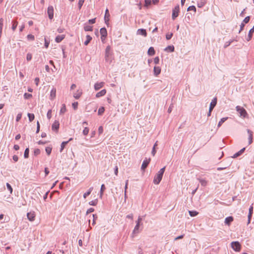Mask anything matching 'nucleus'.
<instances>
[{"instance_id":"nucleus-1","label":"nucleus","mask_w":254,"mask_h":254,"mask_svg":"<svg viewBox=\"0 0 254 254\" xmlns=\"http://www.w3.org/2000/svg\"><path fill=\"white\" fill-rule=\"evenodd\" d=\"M165 170V167L161 168L158 173L155 175L154 180L153 183L156 185H158L161 182L163 175L164 173Z\"/></svg>"},{"instance_id":"nucleus-2","label":"nucleus","mask_w":254,"mask_h":254,"mask_svg":"<svg viewBox=\"0 0 254 254\" xmlns=\"http://www.w3.org/2000/svg\"><path fill=\"white\" fill-rule=\"evenodd\" d=\"M236 111L240 114V116L243 118H246L248 116V114L246 110L243 107L237 106L236 107Z\"/></svg>"},{"instance_id":"nucleus-3","label":"nucleus","mask_w":254,"mask_h":254,"mask_svg":"<svg viewBox=\"0 0 254 254\" xmlns=\"http://www.w3.org/2000/svg\"><path fill=\"white\" fill-rule=\"evenodd\" d=\"M111 56V47L110 46H108L105 50V61L107 62L111 63V60H110V56Z\"/></svg>"},{"instance_id":"nucleus-4","label":"nucleus","mask_w":254,"mask_h":254,"mask_svg":"<svg viewBox=\"0 0 254 254\" xmlns=\"http://www.w3.org/2000/svg\"><path fill=\"white\" fill-rule=\"evenodd\" d=\"M232 248L235 252H240L241 249V245L238 241L232 242L231 244Z\"/></svg>"},{"instance_id":"nucleus-5","label":"nucleus","mask_w":254,"mask_h":254,"mask_svg":"<svg viewBox=\"0 0 254 254\" xmlns=\"http://www.w3.org/2000/svg\"><path fill=\"white\" fill-rule=\"evenodd\" d=\"M179 5H177L173 10L172 18L173 20L178 16L179 12Z\"/></svg>"},{"instance_id":"nucleus-6","label":"nucleus","mask_w":254,"mask_h":254,"mask_svg":"<svg viewBox=\"0 0 254 254\" xmlns=\"http://www.w3.org/2000/svg\"><path fill=\"white\" fill-rule=\"evenodd\" d=\"M100 32L101 35V39L103 41L107 36V31L105 28H102L100 29Z\"/></svg>"},{"instance_id":"nucleus-7","label":"nucleus","mask_w":254,"mask_h":254,"mask_svg":"<svg viewBox=\"0 0 254 254\" xmlns=\"http://www.w3.org/2000/svg\"><path fill=\"white\" fill-rule=\"evenodd\" d=\"M47 13L49 19H52L54 17V8L52 6H49L48 8Z\"/></svg>"},{"instance_id":"nucleus-8","label":"nucleus","mask_w":254,"mask_h":254,"mask_svg":"<svg viewBox=\"0 0 254 254\" xmlns=\"http://www.w3.org/2000/svg\"><path fill=\"white\" fill-rule=\"evenodd\" d=\"M150 160H151L150 158H149L148 159H147L146 158L143 161V163L142 164V165H141V170H144L147 168V167L148 166V165Z\"/></svg>"},{"instance_id":"nucleus-9","label":"nucleus","mask_w":254,"mask_h":254,"mask_svg":"<svg viewBox=\"0 0 254 254\" xmlns=\"http://www.w3.org/2000/svg\"><path fill=\"white\" fill-rule=\"evenodd\" d=\"M60 124L58 121H55L53 124L52 129L54 131H58L59 128Z\"/></svg>"},{"instance_id":"nucleus-10","label":"nucleus","mask_w":254,"mask_h":254,"mask_svg":"<svg viewBox=\"0 0 254 254\" xmlns=\"http://www.w3.org/2000/svg\"><path fill=\"white\" fill-rule=\"evenodd\" d=\"M217 99L216 97H215L211 101L210 104L209 109L210 111H212L214 108L217 104Z\"/></svg>"},{"instance_id":"nucleus-11","label":"nucleus","mask_w":254,"mask_h":254,"mask_svg":"<svg viewBox=\"0 0 254 254\" xmlns=\"http://www.w3.org/2000/svg\"><path fill=\"white\" fill-rule=\"evenodd\" d=\"M253 213V206L252 205H251L250 206V207L249 208V210L248 224H250L251 222Z\"/></svg>"},{"instance_id":"nucleus-12","label":"nucleus","mask_w":254,"mask_h":254,"mask_svg":"<svg viewBox=\"0 0 254 254\" xmlns=\"http://www.w3.org/2000/svg\"><path fill=\"white\" fill-rule=\"evenodd\" d=\"M27 216L29 221H33L35 219V215L34 214V212H30L27 213Z\"/></svg>"},{"instance_id":"nucleus-13","label":"nucleus","mask_w":254,"mask_h":254,"mask_svg":"<svg viewBox=\"0 0 254 254\" xmlns=\"http://www.w3.org/2000/svg\"><path fill=\"white\" fill-rule=\"evenodd\" d=\"M104 82H97V83H96L94 85V89L95 90H99L100 88H101L104 85Z\"/></svg>"},{"instance_id":"nucleus-14","label":"nucleus","mask_w":254,"mask_h":254,"mask_svg":"<svg viewBox=\"0 0 254 254\" xmlns=\"http://www.w3.org/2000/svg\"><path fill=\"white\" fill-rule=\"evenodd\" d=\"M247 132L248 133H249V144H251L253 142V132L252 131H251V130H250L249 129H247Z\"/></svg>"},{"instance_id":"nucleus-15","label":"nucleus","mask_w":254,"mask_h":254,"mask_svg":"<svg viewBox=\"0 0 254 254\" xmlns=\"http://www.w3.org/2000/svg\"><path fill=\"white\" fill-rule=\"evenodd\" d=\"M233 221V217L232 216H229L225 218V223L227 225H230L231 223Z\"/></svg>"},{"instance_id":"nucleus-16","label":"nucleus","mask_w":254,"mask_h":254,"mask_svg":"<svg viewBox=\"0 0 254 254\" xmlns=\"http://www.w3.org/2000/svg\"><path fill=\"white\" fill-rule=\"evenodd\" d=\"M153 71L154 75L157 76L161 72V68L159 66H154Z\"/></svg>"},{"instance_id":"nucleus-17","label":"nucleus","mask_w":254,"mask_h":254,"mask_svg":"<svg viewBox=\"0 0 254 254\" xmlns=\"http://www.w3.org/2000/svg\"><path fill=\"white\" fill-rule=\"evenodd\" d=\"M56 89L55 88H53L50 93V99L51 100H53L56 97Z\"/></svg>"},{"instance_id":"nucleus-18","label":"nucleus","mask_w":254,"mask_h":254,"mask_svg":"<svg viewBox=\"0 0 254 254\" xmlns=\"http://www.w3.org/2000/svg\"><path fill=\"white\" fill-rule=\"evenodd\" d=\"M110 14L108 9H106L105 11V14L104 16V19L106 23H107L109 21Z\"/></svg>"},{"instance_id":"nucleus-19","label":"nucleus","mask_w":254,"mask_h":254,"mask_svg":"<svg viewBox=\"0 0 254 254\" xmlns=\"http://www.w3.org/2000/svg\"><path fill=\"white\" fill-rule=\"evenodd\" d=\"M238 41V40L237 39V38L236 39H232V40H230V41H228V42H225L224 45V48H227L228 46H229L230 45V44L231 43H232L234 41Z\"/></svg>"},{"instance_id":"nucleus-20","label":"nucleus","mask_w":254,"mask_h":254,"mask_svg":"<svg viewBox=\"0 0 254 254\" xmlns=\"http://www.w3.org/2000/svg\"><path fill=\"white\" fill-rule=\"evenodd\" d=\"M106 89H103L101 91H100V92H98L96 94V97L97 98H99L100 97H102V96L105 95L106 94Z\"/></svg>"},{"instance_id":"nucleus-21","label":"nucleus","mask_w":254,"mask_h":254,"mask_svg":"<svg viewBox=\"0 0 254 254\" xmlns=\"http://www.w3.org/2000/svg\"><path fill=\"white\" fill-rule=\"evenodd\" d=\"M72 140V138H69V139L68 141H64L62 143L61 146V149H60L61 152H62L63 151V149L65 147V145L68 143V142Z\"/></svg>"},{"instance_id":"nucleus-22","label":"nucleus","mask_w":254,"mask_h":254,"mask_svg":"<svg viewBox=\"0 0 254 254\" xmlns=\"http://www.w3.org/2000/svg\"><path fill=\"white\" fill-rule=\"evenodd\" d=\"M65 38L64 35H58L55 39L57 43L61 42Z\"/></svg>"},{"instance_id":"nucleus-23","label":"nucleus","mask_w":254,"mask_h":254,"mask_svg":"<svg viewBox=\"0 0 254 254\" xmlns=\"http://www.w3.org/2000/svg\"><path fill=\"white\" fill-rule=\"evenodd\" d=\"M137 32L139 35H141L144 36H146L147 35L146 30L144 29H139L137 30Z\"/></svg>"},{"instance_id":"nucleus-24","label":"nucleus","mask_w":254,"mask_h":254,"mask_svg":"<svg viewBox=\"0 0 254 254\" xmlns=\"http://www.w3.org/2000/svg\"><path fill=\"white\" fill-rule=\"evenodd\" d=\"M175 48L173 45H170L167 46L165 49L164 51L166 52H173L174 51Z\"/></svg>"},{"instance_id":"nucleus-25","label":"nucleus","mask_w":254,"mask_h":254,"mask_svg":"<svg viewBox=\"0 0 254 254\" xmlns=\"http://www.w3.org/2000/svg\"><path fill=\"white\" fill-rule=\"evenodd\" d=\"M84 29L85 31H92V26L89 25L87 23L84 24Z\"/></svg>"},{"instance_id":"nucleus-26","label":"nucleus","mask_w":254,"mask_h":254,"mask_svg":"<svg viewBox=\"0 0 254 254\" xmlns=\"http://www.w3.org/2000/svg\"><path fill=\"white\" fill-rule=\"evenodd\" d=\"M140 224L136 223L134 230L132 232V235H135L136 234H138L139 233V228Z\"/></svg>"},{"instance_id":"nucleus-27","label":"nucleus","mask_w":254,"mask_h":254,"mask_svg":"<svg viewBox=\"0 0 254 254\" xmlns=\"http://www.w3.org/2000/svg\"><path fill=\"white\" fill-rule=\"evenodd\" d=\"M147 53L149 56H153L155 53L154 48L152 47H150L148 50Z\"/></svg>"},{"instance_id":"nucleus-28","label":"nucleus","mask_w":254,"mask_h":254,"mask_svg":"<svg viewBox=\"0 0 254 254\" xmlns=\"http://www.w3.org/2000/svg\"><path fill=\"white\" fill-rule=\"evenodd\" d=\"M254 31L253 29H250L249 32V34H248V37L247 38V40L248 41H249L251 40L252 37H253V33H254Z\"/></svg>"},{"instance_id":"nucleus-29","label":"nucleus","mask_w":254,"mask_h":254,"mask_svg":"<svg viewBox=\"0 0 254 254\" xmlns=\"http://www.w3.org/2000/svg\"><path fill=\"white\" fill-rule=\"evenodd\" d=\"M93 189V187L90 188L89 189V190H88V191L83 194V197L84 198H86L87 196L89 195L90 194L91 191H92Z\"/></svg>"},{"instance_id":"nucleus-30","label":"nucleus","mask_w":254,"mask_h":254,"mask_svg":"<svg viewBox=\"0 0 254 254\" xmlns=\"http://www.w3.org/2000/svg\"><path fill=\"white\" fill-rule=\"evenodd\" d=\"M105 190H106L105 186L104 184H102L101 186V189H100V197L101 198H102V197L103 195V193H104V191H105Z\"/></svg>"},{"instance_id":"nucleus-31","label":"nucleus","mask_w":254,"mask_h":254,"mask_svg":"<svg viewBox=\"0 0 254 254\" xmlns=\"http://www.w3.org/2000/svg\"><path fill=\"white\" fill-rule=\"evenodd\" d=\"M81 94H82V92L79 91V90H77L76 91V92L74 94L73 97L75 99H79L80 97Z\"/></svg>"},{"instance_id":"nucleus-32","label":"nucleus","mask_w":254,"mask_h":254,"mask_svg":"<svg viewBox=\"0 0 254 254\" xmlns=\"http://www.w3.org/2000/svg\"><path fill=\"white\" fill-rule=\"evenodd\" d=\"M66 109L65 105L64 104L62 105V107L60 110V115L64 114L66 112Z\"/></svg>"},{"instance_id":"nucleus-33","label":"nucleus","mask_w":254,"mask_h":254,"mask_svg":"<svg viewBox=\"0 0 254 254\" xmlns=\"http://www.w3.org/2000/svg\"><path fill=\"white\" fill-rule=\"evenodd\" d=\"M228 119V117H225V118H222L220 121L218 123V127H221V126L222 125V124L224 122H225L227 119Z\"/></svg>"},{"instance_id":"nucleus-34","label":"nucleus","mask_w":254,"mask_h":254,"mask_svg":"<svg viewBox=\"0 0 254 254\" xmlns=\"http://www.w3.org/2000/svg\"><path fill=\"white\" fill-rule=\"evenodd\" d=\"M92 37L90 35L86 36V40L84 42V44L85 45H87L92 40Z\"/></svg>"},{"instance_id":"nucleus-35","label":"nucleus","mask_w":254,"mask_h":254,"mask_svg":"<svg viewBox=\"0 0 254 254\" xmlns=\"http://www.w3.org/2000/svg\"><path fill=\"white\" fill-rule=\"evenodd\" d=\"M27 116L28 117L29 120L30 122H32L34 120L35 118V116L33 114L28 113Z\"/></svg>"},{"instance_id":"nucleus-36","label":"nucleus","mask_w":254,"mask_h":254,"mask_svg":"<svg viewBox=\"0 0 254 254\" xmlns=\"http://www.w3.org/2000/svg\"><path fill=\"white\" fill-rule=\"evenodd\" d=\"M12 29L14 31L17 26L18 22L16 21L13 20L12 21Z\"/></svg>"},{"instance_id":"nucleus-37","label":"nucleus","mask_w":254,"mask_h":254,"mask_svg":"<svg viewBox=\"0 0 254 254\" xmlns=\"http://www.w3.org/2000/svg\"><path fill=\"white\" fill-rule=\"evenodd\" d=\"M189 213L190 216H191V217L195 216H196L198 214V212H197L196 211H190V210L189 211Z\"/></svg>"},{"instance_id":"nucleus-38","label":"nucleus","mask_w":254,"mask_h":254,"mask_svg":"<svg viewBox=\"0 0 254 254\" xmlns=\"http://www.w3.org/2000/svg\"><path fill=\"white\" fill-rule=\"evenodd\" d=\"M29 149L28 148H26L25 150L24 153V157L25 158H28L29 157Z\"/></svg>"},{"instance_id":"nucleus-39","label":"nucleus","mask_w":254,"mask_h":254,"mask_svg":"<svg viewBox=\"0 0 254 254\" xmlns=\"http://www.w3.org/2000/svg\"><path fill=\"white\" fill-rule=\"evenodd\" d=\"M52 150V147L50 146L47 147H46L45 149L46 152L48 155H49L51 153Z\"/></svg>"},{"instance_id":"nucleus-40","label":"nucleus","mask_w":254,"mask_h":254,"mask_svg":"<svg viewBox=\"0 0 254 254\" xmlns=\"http://www.w3.org/2000/svg\"><path fill=\"white\" fill-rule=\"evenodd\" d=\"M200 183L201 184V186L204 187L205 186H206L207 185V181L205 180H203V179H198Z\"/></svg>"},{"instance_id":"nucleus-41","label":"nucleus","mask_w":254,"mask_h":254,"mask_svg":"<svg viewBox=\"0 0 254 254\" xmlns=\"http://www.w3.org/2000/svg\"><path fill=\"white\" fill-rule=\"evenodd\" d=\"M104 111H105V109L103 107H100L98 110V114L99 115H102L103 114V113L104 112Z\"/></svg>"},{"instance_id":"nucleus-42","label":"nucleus","mask_w":254,"mask_h":254,"mask_svg":"<svg viewBox=\"0 0 254 254\" xmlns=\"http://www.w3.org/2000/svg\"><path fill=\"white\" fill-rule=\"evenodd\" d=\"M85 0H79L78 3V6L79 9H80L81 8L82 6L83 5V3L84 2Z\"/></svg>"},{"instance_id":"nucleus-43","label":"nucleus","mask_w":254,"mask_h":254,"mask_svg":"<svg viewBox=\"0 0 254 254\" xmlns=\"http://www.w3.org/2000/svg\"><path fill=\"white\" fill-rule=\"evenodd\" d=\"M97 202H98V200L97 199H95L94 200H92L91 201H90L89 202V204L90 205H92V206H95L96 205V204H97Z\"/></svg>"},{"instance_id":"nucleus-44","label":"nucleus","mask_w":254,"mask_h":254,"mask_svg":"<svg viewBox=\"0 0 254 254\" xmlns=\"http://www.w3.org/2000/svg\"><path fill=\"white\" fill-rule=\"evenodd\" d=\"M173 34L172 33H168L166 35V38L167 40H170L172 38Z\"/></svg>"},{"instance_id":"nucleus-45","label":"nucleus","mask_w":254,"mask_h":254,"mask_svg":"<svg viewBox=\"0 0 254 254\" xmlns=\"http://www.w3.org/2000/svg\"><path fill=\"white\" fill-rule=\"evenodd\" d=\"M89 131V129L87 127H85L83 130V134L84 135H86L88 134Z\"/></svg>"},{"instance_id":"nucleus-46","label":"nucleus","mask_w":254,"mask_h":254,"mask_svg":"<svg viewBox=\"0 0 254 254\" xmlns=\"http://www.w3.org/2000/svg\"><path fill=\"white\" fill-rule=\"evenodd\" d=\"M6 185L7 189L10 191V193H12L13 190H12V188L11 185L8 183H6Z\"/></svg>"},{"instance_id":"nucleus-47","label":"nucleus","mask_w":254,"mask_h":254,"mask_svg":"<svg viewBox=\"0 0 254 254\" xmlns=\"http://www.w3.org/2000/svg\"><path fill=\"white\" fill-rule=\"evenodd\" d=\"M188 11L193 10L196 11V8L194 5L190 6L187 9Z\"/></svg>"},{"instance_id":"nucleus-48","label":"nucleus","mask_w":254,"mask_h":254,"mask_svg":"<svg viewBox=\"0 0 254 254\" xmlns=\"http://www.w3.org/2000/svg\"><path fill=\"white\" fill-rule=\"evenodd\" d=\"M250 16H248L245 18V19L243 20V23H244V24L248 23L250 21Z\"/></svg>"},{"instance_id":"nucleus-49","label":"nucleus","mask_w":254,"mask_h":254,"mask_svg":"<svg viewBox=\"0 0 254 254\" xmlns=\"http://www.w3.org/2000/svg\"><path fill=\"white\" fill-rule=\"evenodd\" d=\"M21 117H22V113H18L16 116V122H19L20 119H21Z\"/></svg>"},{"instance_id":"nucleus-50","label":"nucleus","mask_w":254,"mask_h":254,"mask_svg":"<svg viewBox=\"0 0 254 254\" xmlns=\"http://www.w3.org/2000/svg\"><path fill=\"white\" fill-rule=\"evenodd\" d=\"M92 217L93 218V222H92V225H94L95 224V221L97 219L98 217L96 214H93Z\"/></svg>"},{"instance_id":"nucleus-51","label":"nucleus","mask_w":254,"mask_h":254,"mask_svg":"<svg viewBox=\"0 0 254 254\" xmlns=\"http://www.w3.org/2000/svg\"><path fill=\"white\" fill-rule=\"evenodd\" d=\"M40 153V150L39 149H35L34 151V154L35 156H37Z\"/></svg>"},{"instance_id":"nucleus-52","label":"nucleus","mask_w":254,"mask_h":254,"mask_svg":"<svg viewBox=\"0 0 254 254\" xmlns=\"http://www.w3.org/2000/svg\"><path fill=\"white\" fill-rule=\"evenodd\" d=\"M24 97L25 99H29L32 97V94L27 93H25L24 94Z\"/></svg>"},{"instance_id":"nucleus-53","label":"nucleus","mask_w":254,"mask_h":254,"mask_svg":"<svg viewBox=\"0 0 254 254\" xmlns=\"http://www.w3.org/2000/svg\"><path fill=\"white\" fill-rule=\"evenodd\" d=\"M151 0H145V5H144V6H146V7H147L149 5H150L151 4Z\"/></svg>"},{"instance_id":"nucleus-54","label":"nucleus","mask_w":254,"mask_h":254,"mask_svg":"<svg viewBox=\"0 0 254 254\" xmlns=\"http://www.w3.org/2000/svg\"><path fill=\"white\" fill-rule=\"evenodd\" d=\"M27 38L28 40H30L33 41L34 40V35H33L32 34L28 35L27 36Z\"/></svg>"},{"instance_id":"nucleus-55","label":"nucleus","mask_w":254,"mask_h":254,"mask_svg":"<svg viewBox=\"0 0 254 254\" xmlns=\"http://www.w3.org/2000/svg\"><path fill=\"white\" fill-rule=\"evenodd\" d=\"M26 59H27V60L28 61H29L31 60V59H32V54H30V53H28L27 54Z\"/></svg>"},{"instance_id":"nucleus-56","label":"nucleus","mask_w":254,"mask_h":254,"mask_svg":"<svg viewBox=\"0 0 254 254\" xmlns=\"http://www.w3.org/2000/svg\"><path fill=\"white\" fill-rule=\"evenodd\" d=\"M103 132V127L102 126H100L98 128V133L99 135L102 134Z\"/></svg>"},{"instance_id":"nucleus-57","label":"nucleus","mask_w":254,"mask_h":254,"mask_svg":"<svg viewBox=\"0 0 254 254\" xmlns=\"http://www.w3.org/2000/svg\"><path fill=\"white\" fill-rule=\"evenodd\" d=\"M96 22V18H93V19H89L88 21V24H94Z\"/></svg>"},{"instance_id":"nucleus-58","label":"nucleus","mask_w":254,"mask_h":254,"mask_svg":"<svg viewBox=\"0 0 254 254\" xmlns=\"http://www.w3.org/2000/svg\"><path fill=\"white\" fill-rule=\"evenodd\" d=\"M3 24V18H1L0 19V30H2Z\"/></svg>"},{"instance_id":"nucleus-59","label":"nucleus","mask_w":254,"mask_h":254,"mask_svg":"<svg viewBox=\"0 0 254 254\" xmlns=\"http://www.w3.org/2000/svg\"><path fill=\"white\" fill-rule=\"evenodd\" d=\"M174 107V106H173V104H171L169 107V108H168V113H171L172 111V109Z\"/></svg>"},{"instance_id":"nucleus-60","label":"nucleus","mask_w":254,"mask_h":254,"mask_svg":"<svg viewBox=\"0 0 254 254\" xmlns=\"http://www.w3.org/2000/svg\"><path fill=\"white\" fill-rule=\"evenodd\" d=\"M51 114H52V111L51 110H49L48 111V113H47V118L48 119H50L51 118Z\"/></svg>"},{"instance_id":"nucleus-61","label":"nucleus","mask_w":254,"mask_h":254,"mask_svg":"<svg viewBox=\"0 0 254 254\" xmlns=\"http://www.w3.org/2000/svg\"><path fill=\"white\" fill-rule=\"evenodd\" d=\"M40 126L39 122L38 121H37V122L36 133H39V132L40 131Z\"/></svg>"},{"instance_id":"nucleus-62","label":"nucleus","mask_w":254,"mask_h":254,"mask_svg":"<svg viewBox=\"0 0 254 254\" xmlns=\"http://www.w3.org/2000/svg\"><path fill=\"white\" fill-rule=\"evenodd\" d=\"M94 211V209L93 208H90L87 209L86 211V214H89L91 212H93Z\"/></svg>"},{"instance_id":"nucleus-63","label":"nucleus","mask_w":254,"mask_h":254,"mask_svg":"<svg viewBox=\"0 0 254 254\" xmlns=\"http://www.w3.org/2000/svg\"><path fill=\"white\" fill-rule=\"evenodd\" d=\"M78 106V102H74L72 103V107L74 110L77 109Z\"/></svg>"},{"instance_id":"nucleus-64","label":"nucleus","mask_w":254,"mask_h":254,"mask_svg":"<svg viewBox=\"0 0 254 254\" xmlns=\"http://www.w3.org/2000/svg\"><path fill=\"white\" fill-rule=\"evenodd\" d=\"M159 57H155L154 59V63L157 64H159Z\"/></svg>"}]
</instances>
